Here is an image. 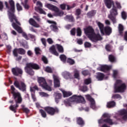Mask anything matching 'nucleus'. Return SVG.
I'll return each instance as SVG.
<instances>
[{
  "label": "nucleus",
  "instance_id": "14",
  "mask_svg": "<svg viewBox=\"0 0 127 127\" xmlns=\"http://www.w3.org/2000/svg\"><path fill=\"white\" fill-rule=\"evenodd\" d=\"M124 108L127 109V104H124L123 105ZM120 114L122 116L124 120H127V111L126 109H122L120 111Z\"/></svg>",
  "mask_w": 127,
  "mask_h": 127
},
{
  "label": "nucleus",
  "instance_id": "10",
  "mask_svg": "<svg viewBox=\"0 0 127 127\" xmlns=\"http://www.w3.org/2000/svg\"><path fill=\"white\" fill-rule=\"evenodd\" d=\"M12 26H13V28L15 29L19 33H22V35L23 37H24L26 40H28V37L27 36V34L25 33L24 32L22 31V29L21 28L15 24V23H13L12 24Z\"/></svg>",
  "mask_w": 127,
  "mask_h": 127
},
{
  "label": "nucleus",
  "instance_id": "41",
  "mask_svg": "<svg viewBox=\"0 0 127 127\" xmlns=\"http://www.w3.org/2000/svg\"><path fill=\"white\" fill-rule=\"evenodd\" d=\"M75 78H76L77 79H79V77L80 75L79 74V71L77 70H74V75Z\"/></svg>",
  "mask_w": 127,
  "mask_h": 127
},
{
  "label": "nucleus",
  "instance_id": "32",
  "mask_svg": "<svg viewBox=\"0 0 127 127\" xmlns=\"http://www.w3.org/2000/svg\"><path fill=\"white\" fill-rule=\"evenodd\" d=\"M116 106V102L114 101H111L107 103V108H114Z\"/></svg>",
  "mask_w": 127,
  "mask_h": 127
},
{
  "label": "nucleus",
  "instance_id": "53",
  "mask_svg": "<svg viewBox=\"0 0 127 127\" xmlns=\"http://www.w3.org/2000/svg\"><path fill=\"white\" fill-rule=\"evenodd\" d=\"M113 77L115 78L118 77V70H113Z\"/></svg>",
  "mask_w": 127,
  "mask_h": 127
},
{
  "label": "nucleus",
  "instance_id": "24",
  "mask_svg": "<svg viewBox=\"0 0 127 127\" xmlns=\"http://www.w3.org/2000/svg\"><path fill=\"white\" fill-rule=\"evenodd\" d=\"M62 75L63 77H64V79H66V80L68 79H71V73H69V72L67 71H63L62 73Z\"/></svg>",
  "mask_w": 127,
  "mask_h": 127
},
{
  "label": "nucleus",
  "instance_id": "47",
  "mask_svg": "<svg viewBox=\"0 0 127 127\" xmlns=\"http://www.w3.org/2000/svg\"><path fill=\"white\" fill-rule=\"evenodd\" d=\"M45 71H46V72H48V73H52V69H51V67L49 66H47L46 68Z\"/></svg>",
  "mask_w": 127,
  "mask_h": 127
},
{
  "label": "nucleus",
  "instance_id": "34",
  "mask_svg": "<svg viewBox=\"0 0 127 127\" xmlns=\"http://www.w3.org/2000/svg\"><path fill=\"white\" fill-rule=\"evenodd\" d=\"M62 92L64 98H67V97H69V96H71L72 95V92H66L65 91H63Z\"/></svg>",
  "mask_w": 127,
  "mask_h": 127
},
{
  "label": "nucleus",
  "instance_id": "49",
  "mask_svg": "<svg viewBox=\"0 0 127 127\" xmlns=\"http://www.w3.org/2000/svg\"><path fill=\"white\" fill-rule=\"evenodd\" d=\"M95 13V11H91L87 13V15H88L89 16H93V15H94Z\"/></svg>",
  "mask_w": 127,
  "mask_h": 127
},
{
  "label": "nucleus",
  "instance_id": "39",
  "mask_svg": "<svg viewBox=\"0 0 127 127\" xmlns=\"http://www.w3.org/2000/svg\"><path fill=\"white\" fill-rule=\"evenodd\" d=\"M109 59L110 62H115L116 61V59L114 56L111 55L109 56Z\"/></svg>",
  "mask_w": 127,
  "mask_h": 127
},
{
  "label": "nucleus",
  "instance_id": "16",
  "mask_svg": "<svg viewBox=\"0 0 127 127\" xmlns=\"http://www.w3.org/2000/svg\"><path fill=\"white\" fill-rule=\"evenodd\" d=\"M37 5L38 6V8H36L35 9L37 10V11H38L40 13H42L43 14H46V12L43 10V9L40 7H42V3L40 2V1H38L37 2Z\"/></svg>",
  "mask_w": 127,
  "mask_h": 127
},
{
  "label": "nucleus",
  "instance_id": "9",
  "mask_svg": "<svg viewBox=\"0 0 127 127\" xmlns=\"http://www.w3.org/2000/svg\"><path fill=\"white\" fill-rule=\"evenodd\" d=\"M14 85L16 88H17L20 90V91H22V92H25L26 90V85L24 82L22 81H15L14 82Z\"/></svg>",
  "mask_w": 127,
  "mask_h": 127
},
{
  "label": "nucleus",
  "instance_id": "42",
  "mask_svg": "<svg viewBox=\"0 0 127 127\" xmlns=\"http://www.w3.org/2000/svg\"><path fill=\"white\" fill-rule=\"evenodd\" d=\"M112 98V99H122V97L119 94L113 95Z\"/></svg>",
  "mask_w": 127,
  "mask_h": 127
},
{
  "label": "nucleus",
  "instance_id": "11",
  "mask_svg": "<svg viewBox=\"0 0 127 127\" xmlns=\"http://www.w3.org/2000/svg\"><path fill=\"white\" fill-rule=\"evenodd\" d=\"M110 14L109 15V18L111 19L113 22H116V17L113 16L114 15H118V10L117 8L114 6L113 8L110 11Z\"/></svg>",
  "mask_w": 127,
  "mask_h": 127
},
{
  "label": "nucleus",
  "instance_id": "27",
  "mask_svg": "<svg viewBox=\"0 0 127 127\" xmlns=\"http://www.w3.org/2000/svg\"><path fill=\"white\" fill-rule=\"evenodd\" d=\"M50 52L52 53V54H54V55H56V56H58L59 54L56 51V50H55V46H52L50 48Z\"/></svg>",
  "mask_w": 127,
  "mask_h": 127
},
{
  "label": "nucleus",
  "instance_id": "13",
  "mask_svg": "<svg viewBox=\"0 0 127 127\" xmlns=\"http://www.w3.org/2000/svg\"><path fill=\"white\" fill-rule=\"evenodd\" d=\"M17 52L21 55H24L25 54V50L22 48L15 49L13 51V54L15 57H17Z\"/></svg>",
  "mask_w": 127,
  "mask_h": 127
},
{
  "label": "nucleus",
  "instance_id": "5",
  "mask_svg": "<svg viewBox=\"0 0 127 127\" xmlns=\"http://www.w3.org/2000/svg\"><path fill=\"white\" fill-rule=\"evenodd\" d=\"M31 68L37 70L39 69V66L35 64L30 63L26 64V66L25 67V72L29 74V75H34V71L32 70Z\"/></svg>",
  "mask_w": 127,
  "mask_h": 127
},
{
  "label": "nucleus",
  "instance_id": "63",
  "mask_svg": "<svg viewBox=\"0 0 127 127\" xmlns=\"http://www.w3.org/2000/svg\"><path fill=\"white\" fill-rule=\"evenodd\" d=\"M23 111L25 112L26 114H28V113H29V110L26 108H23Z\"/></svg>",
  "mask_w": 127,
  "mask_h": 127
},
{
  "label": "nucleus",
  "instance_id": "64",
  "mask_svg": "<svg viewBox=\"0 0 127 127\" xmlns=\"http://www.w3.org/2000/svg\"><path fill=\"white\" fill-rule=\"evenodd\" d=\"M116 4L118 8H122V6H121V4L119 2H116Z\"/></svg>",
  "mask_w": 127,
  "mask_h": 127
},
{
  "label": "nucleus",
  "instance_id": "55",
  "mask_svg": "<svg viewBox=\"0 0 127 127\" xmlns=\"http://www.w3.org/2000/svg\"><path fill=\"white\" fill-rule=\"evenodd\" d=\"M91 43L88 42H86L85 43H84V46L85 47H86V48H88V47H91Z\"/></svg>",
  "mask_w": 127,
  "mask_h": 127
},
{
  "label": "nucleus",
  "instance_id": "54",
  "mask_svg": "<svg viewBox=\"0 0 127 127\" xmlns=\"http://www.w3.org/2000/svg\"><path fill=\"white\" fill-rule=\"evenodd\" d=\"M58 13V14L56 15L57 16H62L64 14V12L63 11H59L58 12H56Z\"/></svg>",
  "mask_w": 127,
  "mask_h": 127
},
{
  "label": "nucleus",
  "instance_id": "12",
  "mask_svg": "<svg viewBox=\"0 0 127 127\" xmlns=\"http://www.w3.org/2000/svg\"><path fill=\"white\" fill-rule=\"evenodd\" d=\"M45 110L47 111L48 114L51 115V116H53L55 113H58V112H59V110L57 108L46 107L45 108Z\"/></svg>",
  "mask_w": 127,
  "mask_h": 127
},
{
  "label": "nucleus",
  "instance_id": "28",
  "mask_svg": "<svg viewBox=\"0 0 127 127\" xmlns=\"http://www.w3.org/2000/svg\"><path fill=\"white\" fill-rule=\"evenodd\" d=\"M29 23L34 27H39V25L32 18L30 19Z\"/></svg>",
  "mask_w": 127,
  "mask_h": 127
},
{
  "label": "nucleus",
  "instance_id": "61",
  "mask_svg": "<svg viewBox=\"0 0 127 127\" xmlns=\"http://www.w3.org/2000/svg\"><path fill=\"white\" fill-rule=\"evenodd\" d=\"M75 28H73V29H72L70 31V34H71V35H75Z\"/></svg>",
  "mask_w": 127,
  "mask_h": 127
},
{
  "label": "nucleus",
  "instance_id": "31",
  "mask_svg": "<svg viewBox=\"0 0 127 127\" xmlns=\"http://www.w3.org/2000/svg\"><path fill=\"white\" fill-rule=\"evenodd\" d=\"M104 77H105L104 74L99 72L97 74L96 78L98 80V81H102V80L104 79Z\"/></svg>",
  "mask_w": 127,
  "mask_h": 127
},
{
  "label": "nucleus",
  "instance_id": "20",
  "mask_svg": "<svg viewBox=\"0 0 127 127\" xmlns=\"http://www.w3.org/2000/svg\"><path fill=\"white\" fill-rule=\"evenodd\" d=\"M54 86L55 88L60 87V81L59 80V77L57 75H53Z\"/></svg>",
  "mask_w": 127,
  "mask_h": 127
},
{
  "label": "nucleus",
  "instance_id": "7",
  "mask_svg": "<svg viewBox=\"0 0 127 127\" xmlns=\"http://www.w3.org/2000/svg\"><path fill=\"white\" fill-rule=\"evenodd\" d=\"M110 117L111 115H110L109 114L104 113L102 115V118H103V119L98 120V123L99 125H101V124H103V123H107V124H109V125H114L113 120L109 118Z\"/></svg>",
  "mask_w": 127,
  "mask_h": 127
},
{
  "label": "nucleus",
  "instance_id": "45",
  "mask_svg": "<svg viewBox=\"0 0 127 127\" xmlns=\"http://www.w3.org/2000/svg\"><path fill=\"white\" fill-rule=\"evenodd\" d=\"M40 113H41L43 118H46V113L43 110H40Z\"/></svg>",
  "mask_w": 127,
  "mask_h": 127
},
{
  "label": "nucleus",
  "instance_id": "25",
  "mask_svg": "<svg viewBox=\"0 0 127 127\" xmlns=\"http://www.w3.org/2000/svg\"><path fill=\"white\" fill-rule=\"evenodd\" d=\"M105 3L108 8H111L112 6H114V1L112 0H105Z\"/></svg>",
  "mask_w": 127,
  "mask_h": 127
},
{
  "label": "nucleus",
  "instance_id": "62",
  "mask_svg": "<svg viewBox=\"0 0 127 127\" xmlns=\"http://www.w3.org/2000/svg\"><path fill=\"white\" fill-rule=\"evenodd\" d=\"M89 72L87 70H84L82 72V75H84V76H86V75H88Z\"/></svg>",
  "mask_w": 127,
  "mask_h": 127
},
{
  "label": "nucleus",
  "instance_id": "23",
  "mask_svg": "<svg viewBox=\"0 0 127 127\" xmlns=\"http://www.w3.org/2000/svg\"><path fill=\"white\" fill-rule=\"evenodd\" d=\"M55 100L57 104L59 103V101L61 100V98H62V95L59 93L55 92L54 93Z\"/></svg>",
  "mask_w": 127,
  "mask_h": 127
},
{
  "label": "nucleus",
  "instance_id": "52",
  "mask_svg": "<svg viewBox=\"0 0 127 127\" xmlns=\"http://www.w3.org/2000/svg\"><path fill=\"white\" fill-rule=\"evenodd\" d=\"M84 83L85 84H86V85H89V84H90V83H91V79L88 78V79H86L84 80Z\"/></svg>",
  "mask_w": 127,
  "mask_h": 127
},
{
  "label": "nucleus",
  "instance_id": "50",
  "mask_svg": "<svg viewBox=\"0 0 127 127\" xmlns=\"http://www.w3.org/2000/svg\"><path fill=\"white\" fill-rule=\"evenodd\" d=\"M16 6H17V10H18V11H20V10H21L22 9V7H21V6H20L19 3H17L16 4Z\"/></svg>",
  "mask_w": 127,
  "mask_h": 127
},
{
  "label": "nucleus",
  "instance_id": "43",
  "mask_svg": "<svg viewBox=\"0 0 127 127\" xmlns=\"http://www.w3.org/2000/svg\"><path fill=\"white\" fill-rule=\"evenodd\" d=\"M39 95L41 97H49V95L45 92H39Z\"/></svg>",
  "mask_w": 127,
  "mask_h": 127
},
{
  "label": "nucleus",
  "instance_id": "48",
  "mask_svg": "<svg viewBox=\"0 0 127 127\" xmlns=\"http://www.w3.org/2000/svg\"><path fill=\"white\" fill-rule=\"evenodd\" d=\"M81 91H82V92H87V91H88V88H87V86H84L80 88Z\"/></svg>",
  "mask_w": 127,
  "mask_h": 127
},
{
  "label": "nucleus",
  "instance_id": "38",
  "mask_svg": "<svg viewBox=\"0 0 127 127\" xmlns=\"http://www.w3.org/2000/svg\"><path fill=\"white\" fill-rule=\"evenodd\" d=\"M60 58L61 60V61H62L63 62H66V56L64 55H62L60 56Z\"/></svg>",
  "mask_w": 127,
  "mask_h": 127
},
{
  "label": "nucleus",
  "instance_id": "36",
  "mask_svg": "<svg viewBox=\"0 0 127 127\" xmlns=\"http://www.w3.org/2000/svg\"><path fill=\"white\" fill-rule=\"evenodd\" d=\"M77 123L79 126H84V121H83V120L81 118H77Z\"/></svg>",
  "mask_w": 127,
  "mask_h": 127
},
{
  "label": "nucleus",
  "instance_id": "17",
  "mask_svg": "<svg viewBox=\"0 0 127 127\" xmlns=\"http://www.w3.org/2000/svg\"><path fill=\"white\" fill-rule=\"evenodd\" d=\"M110 69H112V65H101L97 68L98 71H102V72H107V71H109Z\"/></svg>",
  "mask_w": 127,
  "mask_h": 127
},
{
  "label": "nucleus",
  "instance_id": "21",
  "mask_svg": "<svg viewBox=\"0 0 127 127\" xmlns=\"http://www.w3.org/2000/svg\"><path fill=\"white\" fill-rule=\"evenodd\" d=\"M46 6L49 8V9L53 10L54 11H55V12H58V11H59V9L56 6H55L52 4H47L46 5Z\"/></svg>",
  "mask_w": 127,
  "mask_h": 127
},
{
  "label": "nucleus",
  "instance_id": "8",
  "mask_svg": "<svg viewBox=\"0 0 127 127\" xmlns=\"http://www.w3.org/2000/svg\"><path fill=\"white\" fill-rule=\"evenodd\" d=\"M11 93L13 94V96L15 102L16 103H20L21 101V96H20V93L19 92H15V88L13 85L11 86Z\"/></svg>",
  "mask_w": 127,
  "mask_h": 127
},
{
  "label": "nucleus",
  "instance_id": "1",
  "mask_svg": "<svg viewBox=\"0 0 127 127\" xmlns=\"http://www.w3.org/2000/svg\"><path fill=\"white\" fill-rule=\"evenodd\" d=\"M84 32L88 35L89 39L93 42H97L99 40H103V37L99 34H96L94 33V30L92 27H88L84 29Z\"/></svg>",
  "mask_w": 127,
  "mask_h": 127
},
{
  "label": "nucleus",
  "instance_id": "37",
  "mask_svg": "<svg viewBox=\"0 0 127 127\" xmlns=\"http://www.w3.org/2000/svg\"><path fill=\"white\" fill-rule=\"evenodd\" d=\"M64 19H65V20H69V21H74V18H73V16L71 15H66L64 18Z\"/></svg>",
  "mask_w": 127,
  "mask_h": 127
},
{
  "label": "nucleus",
  "instance_id": "33",
  "mask_svg": "<svg viewBox=\"0 0 127 127\" xmlns=\"http://www.w3.org/2000/svg\"><path fill=\"white\" fill-rule=\"evenodd\" d=\"M56 46L59 52L61 53H63V52H64V50L63 49V47H62V46L59 44H57L56 45Z\"/></svg>",
  "mask_w": 127,
  "mask_h": 127
},
{
  "label": "nucleus",
  "instance_id": "35",
  "mask_svg": "<svg viewBox=\"0 0 127 127\" xmlns=\"http://www.w3.org/2000/svg\"><path fill=\"white\" fill-rule=\"evenodd\" d=\"M118 29L120 34H122L123 31H124V26L122 25V24H120L119 25Z\"/></svg>",
  "mask_w": 127,
  "mask_h": 127
},
{
  "label": "nucleus",
  "instance_id": "46",
  "mask_svg": "<svg viewBox=\"0 0 127 127\" xmlns=\"http://www.w3.org/2000/svg\"><path fill=\"white\" fill-rule=\"evenodd\" d=\"M82 34V31H81V29L80 28H78L77 29V36H81Z\"/></svg>",
  "mask_w": 127,
  "mask_h": 127
},
{
  "label": "nucleus",
  "instance_id": "60",
  "mask_svg": "<svg viewBox=\"0 0 127 127\" xmlns=\"http://www.w3.org/2000/svg\"><path fill=\"white\" fill-rule=\"evenodd\" d=\"M60 7L62 9H65V8H66V4H62L60 5Z\"/></svg>",
  "mask_w": 127,
  "mask_h": 127
},
{
  "label": "nucleus",
  "instance_id": "4",
  "mask_svg": "<svg viewBox=\"0 0 127 127\" xmlns=\"http://www.w3.org/2000/svg\"><path fill=\"white\" fill-rule=\"evenodd\" d=\"M127 86L121 80H117L115 84V92L123 93L126 91Z\"/></svg>",
  "mask_w": 127,
  "mask_h": 127
},
{
  "label": "nucleus",
  "instance_id": "30",
  "mask_svg": "<svg viewBox=\"0 0 127 127\" xmlns=\"http://www.w3.org/2000/svg\"><path fill=\"white\" fill-rule=\"evenodd\" d=\"M105 32L107 35H110L112 33V28L110 27L105 28Z\"/></svg>",
  "mask_w": 127,
  "mask_h": 127
},
{
  "label": "nucleus",
  "instance_id": "6",
  "mask_svg": "<svg viewBox=\"0 0 127 127\" xmlns=\"http://www.w3.org/2000/svg\"><path fill=\"white\" fill-rule=\"evenodd\" d=\"M38 82L39 84V85L41 86V87H42L43 89H44L47 91H49L50 92H51V91H52V88H51V86L50 85L49 86L47 84L46 80L44 78L39 77L38 78Z\"/></svg>",
  "mask_w": 127,
  "mask_h": 127
},
{
  "label": "nucleus",
  "instance_id": "56",
  "mask_svg": "<svg viewBox=\"0 0 127 127\" xmlns=\"http://www.w3.org/2000/svg\"><path fill=\"white\" fill-rule=\"evenodd\" d=\"M35 51L36 54L38 55L40 52V49H39V48H36L35 49Z\"/></svg>",
  "mask_w": 127,
  "mask_h": 127
},
{
  "label": "nucleus",
  "instance_id": "22",
  "mask_svg": "<svg viewBox=\"0 0 127 127\" xmlns=\"http://www.w3.org/2000/svg\"><path fill=\"white\" fill-rule=\"evenodd\" d=\"M48 22L49 23H51L52 25H51V28L52 30L53 31H55V32H56L58 30V28L57 27V26H56V23L53 21L48 20Z\"/></svg>",
  "mask_w": 127,
  "mask_h": 127
},
{
  "label": "nucleus",
  "instance_id": "59",
  "mask_svg": "<svg viewBox=\"0 0 127 127\" xmlns=\"http://www.w3.org/2000/svg\"><path fill=\"white\" fill-rule=\"evenodd\" d=\"M47 41L49 44H52V43H53V40H52L51 38H48Z\"/></svg>",
  "mask_w": 127,
  "mask_h": 127
},
{
  "label": "nucleus",
  "instance_id": "57",
  "mask_svg": "<svg viewBox=\"0 0 127 127\" xmlns=\"http://www.w3.org/2000/svg\"><path fill=\"white\" fill-rule=\"evenodd\" d=\"M42 61H43V62L44 63H45V64H47L48 63V61H47V59L46 58V57L43 56L42 58Z\"/></svg>",
  "mask_w": 127,
  "mask_h": 127
},
{
  "label": "nucleus",
  "instance_id": "2",
  "mask_svg": "<svg viewBox=\"0 0 127 127\" xmlns=\"http://www.w3.org/2000/svg\"><path fill=\"white\" fill-rule=\"evenodd\" d=\"M73 102H75L76 103H82V104H85V103H86L84 97L81 96L74 95L72 97L65 101V106H66V107L71 106V104H72Z\"/></svg>",
  "mask_w": 127,
  "mask_h": 127
},
{
  "label": "nucleus",
  "instance_id": "58",
  "mask_svg": "<svg viewBox=\"0 0 127 127\" xmlns=\"http://www.w3.org/2000/svg\"><path fill=\"white\" fill-rule=\"evenodd\" d=\"M41 40L43 45H44V46H46V40L44 38H42Z\"/></svg>",
  "mask_w": 127,
  "mask_h": 127
},
{
  "label": "nucleus",
  "instance_id": "18",
  "mask_svg": "<svg viewBox=\"0 0 127 127\" xmlns=\"http://www.w3.org/2000/svg\"><path fill=\"white\" fill-rule=\"evenodd\" d=\"M12 72L14 76H18L19 74H22L23 73L22 70L18 67L12 68Z\"/></svg>",
  "mask_w": 127,
  "mask_h": 127
},
{
  "label": "nucleus",
  "instance_id": "15",
  "mask_svg": "<svg viewBox=\"0 0 127 127\" xmlns=\"http://www.w3.org/2000/svg\"><path fill=\"white\" fill-rule=\"evenodd\" d=\"M85 97L88 101H90V107L93 109L95 110L96 109V103H95V100L94 99L92 98L91 97V96L90 95H85Z\"/></svg>",
  "mask_w": 127,
  "mask_h": 127
},
{
  "label": "nucleus",
  "instance_id": "44",
  "mask_svg": "<svg viewBox=\"0 0 127 127\" xmlns=\"http://www.w3.org/2000/svg\"><path fill=\"white\" fill-rule=\"evenodd\" d=\"M127 13H126V12H125V11H123L122 12V18L124 20H126V19H127Z\"/></svg>",
  "mask_w": 127,
  "mask_h": 127
},
{
  "label": "nucleus",
  "instance_id": "19",
  "mask_svg": "<svg viewBox=\"0 0 127 127\" xmlns=\"http://www.w3.org/2000/svg\"><path fill=\"white\" fill-rule=\"evenodd\" d=\"M35 90H37V91H38V87H37V86H35L33 87H30V91L31 92L32 98L33 99L34 102H35V101H36V98L35 97V95L34 94Z\"/></svg>",
  "mask_w": 127,
  "mask_h": 127
},
{
  "label": "nucleus",
  "instance_id": "3",
  "mask_svg": "<svg viewBox=\"0 0 127 127\" xmlns=\"http://www.w3.org/2000/svg\"><path fill=\"white\" fill-rule=\"evenodd\" d=\"M9 3L10 5L11 8L8 10V15H9V18L11 21V22H13L14 21H15L17 24H19V25H20V23H19L18 21H17V19H16V17L14 16V14H13V12H14V1H13V0H9Z\"/></svg>",
  "mask_w": 127,
  "mask_h": 127
},
{
  "label": "nucleus",
  "instance_id": "51",
  "mask_svg": "<svg viewBox=\"0 0 127 127\" xmlns=\"http://www.w3.org/2000/svg\"><path fill=\"white\" fill-rule=\"evenodd\" d=\"M81 13V10L80 9H77L76 11V15H78L76 17V18H79V15H80Z\"/></svg>",
  "mask_w": 127,
  "mask_h": 127
},
{
  "label": "nucleus",
  "instance_id": "40",
  "mask_svg": "<svg viewBox=\"0 0 127 127\" xmlns=\"http://www.w3.org/2000/svg\"><path fill=\"white\" fill-rule=\"evenodd\" d=\"M67 63H69L70 65H73L75 64V61L73 60H72L70 58H68L67 61Z\"/></svg>",
  "mask_w": 127,
  "mask_h": 127
},
{
  "label": "nucleus",
  "instance_id": "26",
  "mask_svg": "<svg viewBox=\"0 0 127 127\" xmlns=\"http://www.w3.org/2000/svg\"><path fill=\"white\" fill-rule=\"evenodd\" d=\"M16 103V105H11L9 107V109L10 110V111H12V112H13L14 113H16V109H17V108H18V105L17 104H19L20 103H21V100L20 101V102H17L16 103V102L15 101Z\"/></svg>",
  "mask_w": 127,
  "mask_h": 127
},
{
  "label": "nucleus",
  "instance_id": "29",
  "mask_svg": "<svg viewBox=\"0 0 127 127\" xmlns=\"http://www.w3.org/2000/svg\"><path fill=\"white\" fill-rule=\"evenodd\" d=\"M97 25L100 30L101 33L104 35V24L100 22H97Z\"/></svg>",
  "mask_w": 127,
  "mask_h": 127
}]
</instances>
